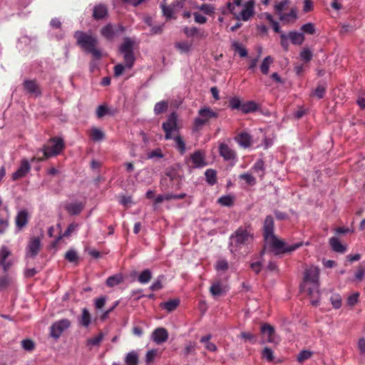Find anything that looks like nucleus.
<instances>
[{
  "instance_id": "nucleus-44",
  "label": "nucleus",
  "mask_w": 365,
  "mask_h": 365,
  "mask_svg": "<svg viewBox=\"0 0 365 365\" xmlns=\"http://www.w3.org/2000/svg\"><path fill=\"white\" fill-rule=\"evenodd\" d=\"M314 354L313 351L302 350L297 355V360L299 363H303L305 360L309 359Z\"/></svg>"
},
{
  "instance_id": "nucleus-12",
  "label": "nucleus",
  "mask_w": 365,
  "mask_h": 365,
  "mask_svg": "<svg viewBox=\"0 0 365 365\" xmlns=\"http://www.w3.org/2000/svg\"><path fill=\"white\" fill-rule=\"evenodd\" d=\"M23 88L26 93L36 98L42 94L40 86L35 80L25 79L23 82Z\"/></svg>"
},
{
  "instance_id": "nucleus-26",
  "label": "nucleus",
  "mask_w": 365,
  "mask_h": 365,
  "mask_svg": "<svg viewBox=\"0 0 365 365\" xmlns=\"http://www.w3.org/2000/svg\"><path fill=\"white\" fill-rule=\"evenodd\" d=\"M210 291L214 297H217V295H221V294L225 292V287H224L222 281L216 280L214 281L212 286L210 287Z\"/></svg>"
},
{
  "instance_id": "nucleus-16",
  "label": "nucleus",
  "mask_w": 365,
  "mask_h": 365,
  "mask_svg": "<svg viewBox=\"0 0 365 365\" xmlns=\"http://www.w3.org/2000/svg\"><path fill=\"white\" fill-rule=\"evenodd\" d=\"M31 170V165L27 160H23L19 168L12 174V180H17L24 178Z\"/></svg>"
},
{
  "instance_id": "nucleus-18",
  "label": "nucleus",
  "mask_w": 365,
  "mask_h": 365,
  "mask_svg": "<svg viewBox=\"0 0 365 365\" xmlns=\"http://www.w3.org/2000/svg\"><path fill=\"white\" fill-rule=\"evenodd\" d=\"M219 151L221 156L225 160H235L236 159L237 154L235 150L229 147L227 143H220L219 146Z\"/></svg>"
},
{
  "instance_id": "nucleus-6",
  "label": "nucleus",
  "mask_w": 365,
  "mask_h": 365,
  "mask_svg": "<svg viewBox=\"0 0 365 365\" xmlns=\"http://www.w3.org/2000/svg\"><path fill=\"white\" fill-rule=\"evenodd\" d=\"M65 148V143L62 138H51L46 145L42 148L43 155L46 158L59 155Z\"/></svg>"
},
{
  "instance_id": "nucleus-42",
  "label": "nucleus",
  "mask_w": 365,
  "mask_h": 365,
  "mask_svg": "<svg viewBox=\"0 0 365 365\" xmlns=\"http://www.w3.org/2000/svg\"><path fill=\"white\" fill-rule=\"evenodd\" d=\"M239 178L243 179L248 185H255L257 183V179L250 173H244L239 175Z\"/></svg>"
},
{
  "instance_id": "nucleus-24",
  "label": "nucleus",
  "mask_w": 365,
  "mask_h": 365,
  "mask_svg": "<svg viewBox=\"0 0 365 365\" xmlns=\"http://www.w3.org/2000/svg\"><path fill=\"white\" fill-rule=\"evenodd\" d=\"M84 207V205L82 202H71L67 204L65 207L66 210L72 215H76L81 212Z\"/></svg>"
},
{
  "instance_id": "nucleus-48",
  "label": "nucleus",
  "mask_w": 365,
  "mask_h": 365,
  "mask_svg": "<svg viewBox=\"0 0 365 365\" xmlns=\"http://www.w3.org/2000/svg\"><path fill=\"white\" fill-rule=\"evenodd\" d=\"M302 34H314L316 31V26L314 23H306L301 26Z\"/></svg>"
},
{
  "instance_id": "nucleus-43",
  "label": "nucleus",
  "mask_w": 365,
  "mask_h": 365,
  "mask_svg": "<svg viewBox=\"0 0 365 365\" xmlns=\"http://www.w3.org/2000/svg\"><path fill=\"white\" fill-rule=\"evenodd\" d=\"M256 109H257V104L255 101H247L242 104V112L243 113L254 112Z\"/></svg>"
},
{
  "instance_id": "nucleus-56",
  "label": "nucleus",
  "mask_w": 365,
  "mask_h": 365,
  "mask_svg": "<svg viewBox=\"0 0 365 365\" xmlns=\"http://www.w3.org/2000/svg\"><path fill=\"white\" fill-rule=\"evenodd\" d=\"M103 339L102 334H98L93 338H90L87 340V346H97Z\"/></svg>"
},
{
  "instance_id": "nucleus-46",
  "label": "nucleus",
  "mask_w": 365,
  "mask_h": 365,
  "mask_svg": "<svg viewBox=\"0 0 365 365\" xmlns=\"http://www.w3.org/2000/svg\"><path fill=\"white\" fill-rule=\"evenodd\" d=\"M168 108V101H159L154 106V112L155 114H160V113L165 112Z\"/></svg>"
},
{
  "instance_id": "nucleus-30",
  "label": "nucleus",
  "mask_w": 365,
  "mask_h": 365,
  "mask_svg": "<svg viewBox=\"0 0 365 365\" xmlns=\"http://www.w3.org/2000/svg\"><path fill=\"white\" fill-rule=\"evenodd\" d=\"M91 322V316L86 308L82 309V314L79 319V323L84 327H88Z\"/></svg>"
},
{
  "instance_id": "nucleus-38",
  "label": "nucleus",
  "mask_w": 365,
  "mask_h": 365,
  "mask_svg": "<svg viewBox=\"0 0 365 365\" xmlns=\"http://www.w3.org/2000/svg\"><path fill=\"white\" fill-rule=\"evenodd\" d=\"M175 140V147L180 154H184L186 152V145L183 138L181 135H176L174 138Z\"/></svg>"
},
{
  "instance_id": "nucleus-27",
  "label": "nucleus",
  "mask_w": 365,
  "mask_h": 365,
  "mask_svg": "<svg viewBox=\"0 0 365 365\" xmlns=\"http://www.w3.org/2000/svg\"><path fill=\"white\" fill-rule=\"evenodd\" d=\"M78 225L76 223H71L70 224L65 232L62 235H59L56 239L54 240V242L52 243V247H56L57 244L59 242V241L64 237H68L71 235V234L76 230L78 227Z\"/></svg>"
},
{
  "instance_id": "nucleus-17",
  "label": "nucleus",
  "mask_w": 365,
  "mask_h": 365,
  "mask_svg": "<svg viewBox=\"0 0 365 365\" xmlns=\"http://www.w3.org/2000/svg\"><path fill=\"white\" fill-rule=\"evenodd\" d=\"M29 222V213L26 210L18 212L15 217V223L19 231L21 230Z\"/></svg>"
},
{
  "instance_id": "nucleus-19",
  "label": "nucleus",
  "mask_w": 365,
  "mask_h": 365,
  "mask_svg": "<svg viewBox=\"0 0 365 365\" xmlns=\"http://www.w3.org/2000/svg\"><path fill=\"white\" fill-rule=\"evenodd\" d=\"M190 160L193 163L194 168H202L205 166L207 163L205 161V157L202 151H195L190 155Z\"/></svg>"
},
{
  "instance_id": "nucleus-4",
  "label": "nucleus",
  "mask_w": 365,
  "mask_h": 365,
  "mask_svg": "<svg viewBox=\"0 0 365 365\" xmlns=\"http://www.w3.org/2000/svg\"><path fill=\"white\" fill-rule=\"evenodd\" d=\"M252 240L253 234L245 227H239L230 237V250L232 253L240 252L244 247L249 246Z\"/></svg>"
},
{
  "instance_id": "nucleus-8",
  "label": "nucleus",
  "mask_w": 365,
  "mask_h": 365,
  "mask_svg": "<svg viewBox=\"0 0 365 365\" xmlns=\"http://www.w3.org/2000/svg\"><path fill=\"white\" fill-rule=\"evenodd\" d=\"M163 129L165 132V140H170L173 138V133L178 131V115L175 112H173L168 117L165 122L162 125Z\"/></svg>"
},
{
  "instance_id": "nucleus-7",
  "label": "nucleus",
  "mask_w": 365,
  "mask_h": 365,
  "mask_svg": "<svg viewBox=\"0 0 365 365\" xmlns=\"http://www.w3.org/2000/svg\"><path fill=\"white\" fill-rule=\"evenodd\" d=\"M319 273L320 270L318 267H314V265L306 269L304 272V282L307 283L309 282L312 284V287L307 288V292L309 295H313L314 292H318Z\"/></svg>"
},
{
  "instance_id": "nucleus-52",
  "label": "nucleus",
  "mask_w": 365,
  "mask_h": 365,
  "mask_svg": "<svg viewBox=\"0 0 365 365\" xmlns=\"http://www.w3.org/2000/svg\"><path fill=\"white\" fill-rule=\"evenodd\" d=\"M262 356L269 361H272V360L274 359L273 351L270 347L267 346L264 347L262 350Z\"/></svg>"
},
{
  "instance_id": "nucleus-36",
  "label": "nucleus",
  "mask_w": 365,
  "mask_h": 365,
  "mask_svg": "<svg viewBox=\"0 0 365 365\" xmlns=\"http://www.w3.org/2000/svg\"><path fill=\"white\" fill-rule=\"evenodd\" d=\"M152 278V272L150 269H144L141 272H140L138 276V281L140 283L145 284V283H148V282L150 281Z\"/></svg>"
},
{
  "instance_id": "nucleus-51",
  "label": "nucleus",
  "mask_w": 365,
  "mask_h": 365,
  "mask_svg": "<svg viewBox=\"0 0 365 365\" xmlns=\"http://www.w3.org/2000/svg\"><path fill=\"white\" fill-rule=\"evenodd\" d=\"M289 33L288 34H284L282 33L280 34V44L282 46V48L285 50H287L289 46Z\"/></svg>"
},
{
  "instance_id": "nucleus-63",
  "label": "nucleus",
  "mask_w": 365,
  "mask_h": 365,
  "mask_svg": "<svg viewBox=\"0 0 365 365\" xmlns=\"http://www.w3.org/2000/svg\"><path fill=\"white\" fill-rule=\"evenodd\" d=\"M160 7L164 15L167 16V18H172L173 14V10L172 7H170V6L165 5V4H161Z\"/></svg>"
},
{
  "instance_id": "nucleus-14",
  "label": "nucleus",
  "mask_w": 365,
  "mask_h": 365,
  "mask_svg": "<svg viewBox=\"0 0 365 365\" xmlns=\"http://www.w3.org/2000/svg\"><path fill=\"white\" fill-rule=\"evenodd\" d=\"M255 0H249L244 5L243 9L240 12L237 19H242L244 21H247L249 19L252 18L255 14Z\"/></svg>"
},
{
  "instance_id": "nucleus-50",
  "label": "nucleus",
  "mask_w": 365,
  "mask_h": 365,
  "mask_svg": "<svg viewBox=\"0 0 365 365\" xmlns=\"http://www.w3.org/2000/svg\"><path fill=\"white\" fill-rule=\"evenodd\" d=\"M12 283V279L9 276L0 277V291L6 289Z\"/></svg>"
},
{
  "instance_id": "nucleus-23",
  "label": "nucleus",
  "mask_w": 365,
  "mask_h": 365,
  "mask_svg": "<svg viewBox=\"0 0 365 365\" xmlns=\"http://www.w3.org/2000/svg\"><path fill=\"white\" fill-rule=\"evenodd\" d=\"M235 140L240 144V145L244 148L250 147L252 144V137L248 134V133H245V131L240 133L235 137Z\"/></svg>"
},
{
  "instance_id": "nucleus-9",
  "label": "nucleus",
  "mask_w": 365,
  "mask_h": 365,
  "mask_svg": "<svg viewBox=\"0 0 365 365\" xmlns=\"http://www.w3.org/2000/svg\"><path fill=\"white\" fill-rule=\"evenodd\" d=\"M71 327V322L68 319H62L54 322L50 327V336L58 339L63 331Z\"/></svg>"
},
{
  "instance_id": "nucleus-53",
  "label": "nucleus",
  "mask_w": 365,
  "mask_h": 365,
  "mask_svg": "<svg viewBox=\"0 0 365 365\" xmlns=\"http://www.w3.org/2000/svg\"><path fill=\"white\" fill-rule=\"evenodd\" d=\"M175 46L178 49L180 50V51L186 53V51H189V50H190L191 43H189V42L187 41L177 42Z\"/></svg>"
},
{
  "instance_id": "nucleus-11",
  "label": "nucleus",
  "mask_w": 365,
  "mask_h": 365,
  "mask_svg": "<svg viewBox=\"0 0 365 365\" xmlns=\"http://www.w3.org/2000/svg\"><path fill=\"white\" fill-rule=\"evenodd\" d=\"M41 247V239L38 237H32L29 241L26 250V257L29 258H34L38 254Z\"/></svg>"
},
{
  "instance_id": "nucleus-47",
  "label": "nucleus",
  "mask_w": 365,
  "mask_h": 365,
  "mask_svg": "<svg viewBox=\"0 0 365 365\" xmlns=\"http://www.w3.org/2000/svg\"><path fill=\"white\" fill-rule=\"evenodd\" d=\"M217 202L222 206H232L234 198L232 195H222L217 200Z\"/></svg>"
},
{
  "instance_id": "nucleus-13",
  "label": "nucleus",
  "mask_w": 365,
  "mask_h": 365,
  "mask_svg": "<svg viewBox=\"0 0 365 365\" xmlns=\"http://www.w3.org/2000/svg\"><path fill=\"white\" fill-rule=\"evenodd\" d=\"M11 255V252L6 246H1L0 249V266L2 267L4 272H6L11 267L13 262L11 259H8V257Z\"/></svg>"
},
{
  "instance_id": "nucleus-39",
  "label": "nucleus",
  "mask_w": 365,
  "mask_h": 365,
  "mask_svg": "<svg viewBox=\"0 0 365 365\" xmlns=\"http://www.w3.org/2000/svg\"><path fill=\"white\" fill-rule=\"evenodd\" d=\"M65 259L71 263L78 264V256L74 249H70L66 252L65 254Z\"/></svg>"
},
{
  "instance_id": "nucleus-33",
  "label": "nucleus",
  "mask_w": 365,
  "mask_h": 365,
  "mask_svg": "<svg viewBox=\"0 0 365 365\" xmlns=\"http://www.w3.org/2000/svg\"><path fill=\"white\" fill-rule=\"evenodd\" d=\"M274 62V58L272 56H267L264 58L260 64V69L262 73L264 74H267L269 71V67Z\"/></svg>"
},
{
  "instance_id": "nucleus-55",
  "label": "nucleus",
  "mask_w": 365,
  "mask_h": 365,
  "mask_svg": "<svg viewBox=\"0 0 365 365\" xmlns=\"http://www.w3.org/2000/svg\"><path fill=\"white\" fill-rule=\"evenodd\" d=\"M229 267V263L226 259H219L215 264V269L218 271H226Z\"/></svg>"
},
{
  "instance_id": "nucleus-20",
  "label": "nucleus",
  "mask_w": 365,
  "mask_h": 365,
  "mask_svg": "<svg viewBox=\"0 0 365 365\" xmlns=\"http://www.w3.org/2000/svg\"><path fill=\"white\" fill-rule=\"evenodd\" d=\"M153 339L157 344H163L168 339V332L165 328H156L153 333Z\"/></svg>"
},
{
  "instance_id": "nucleus-25",
  "label": "nucleus",
  "mask_w": 365,
  "mask_h": 365,
  "mask_svg": "<svg viewBox=\"0 0 365 365\" xmlns=\"http://www.w3.org/2000/svg\"><path fill=\"white\" fill-rule=\"evenodd\" d=\"M329 244L331 247L334 252H337L338 253H344L346 250V246L343 245L339 237H331L329 238Z\"/></svg>"
},
{
  "instance_id": "nucleus-28",
  "label": "nucleus",
  "mask_w": 365,
  "mask_h": 365,
  "mask_svg": "<svg viewBox=\"0 0 365 365\" xmlns=\"http://www.w3.org/2000/svg\"><path fill=\"white\" fill-rule=\"evenodd\" d=\"M96 113L97 118L101 119L108 115H112L113 111L106 104H102L96 108Z\"/></svg>"
},
{
  "instance_id": "nucleus-58",
  "label": "nucleus",
  "mask_w": 365,
  "mask_h": 365,
  "mask_svg": "<svg viewBox=\"0 0 365 365\" xmlns=\"http://www.w3.org/2000/svg\"><path fill=\"white\" fill-rule=\"evenodd\" d=\"M300 56L304 61H310L313 57V53L310 49L304 48L302 51Z\"/></svg>"
},
{
  "instance_id": "nucleus-41",
  "label": "nucleus",
  "mask_w": 365,
  "mask_h": 365,
  "mask_svg": "<svg viewBox=\"0 0 365 365\" xmlns=\"http://www.w3.org/2000/svg\"><path fill=\"white\" fill-rule=\"evenodd\" d=\"M289 1V0H282V1L277 2L274 6V11L279 15V19H280L281 14H284L283 12L284 9H286L287 6H288Z\"/></svg>"
},
{
  "instance_id": "nucleus-54",
  "label": "nucleus",
  "mask_w": 365,
  "mask_h": 365,
  "mask_svg": "<svg viewBox=\"0 0 365 365\" xmlns=\"http://www.w3.org/2000/svg\"><path fill=\"white\" fill-rule=\"evenodd\" d=\"M325 93L326 87L325 86H322V84H318L317 87L313 92V94L315 95V96H317L318 98H323Z\"/></svg>"
},
{
  "instance_id": "nucleus-21",
  "label": "nucleus",
  "mask_w": 365,
  "mask_h": 365,
  "mask_svg": "<svg viewBox=\"0 0 365 365\" xmlns=\"http://www.w3.org/2000/svg\"><path fill=\"white\" fill-rule=\"evenodd\" d=\"M108 15V8L103 4L96 5L93 9V18L95 20H101Z\"/></svg>"
},
{
  "instance_id": "nucleus-29",
  "label": "nucleus",
  "mask_w": 365,
  "mask_h": 365,
  "mask_svg": "<svg viewBox=\"0 0 365 365\" xmlns=\"http://www.w3.org/2000/svg\"><path fill=\"white\" fill-rule=\"evenodd\" d=\"M289 37L292 44H302L304 41V35L302 33H298V31H289Z\"/></svg>"
},
{
  "instance_id": "nucleus-32",
  "label": "nucleus",
  "mask_w": 365,
  "mask_h": 365,
  "mask_svg": "<svg viewBox=\"0 0 365 365\" xmlns=\"http://www.w3.org/2000/svg\"><path fill=\"white\" fill-rule=\"evenodd\" d=\"M101 35L107 40L111 41L114 38V29L111 24H108L101 29Z\"/></svg>"
},
{
  "instance_id": "nucleus-15",
  "label": "nucleus",
  "mask_w": 365,
  "mask_h": 365,
  "mask_svg": "<svg viewBox=\"0 0 365 365\" xmlns=\"http://www.w3.org/2000/svg\"><path fill=\"white\" fill-rule=\"evenodd\" d=\"M260 333L265 337L267 342H274L276 337V329L272 324H263L260 327Z\"/></svg>"
},
{
  "instance_id": "nucleus-40",
  "label": "nucleus",
  "mask_w": 365,
  "mask_h": 365,
  "mask_svg": "<svg viewBox=\"0 0 365 365\" xmlns=\"http://www.w3.org/2000/svg\"><path fill=\"white\" fill-rule=\"evenodd\" d=\"M180 304V299H170L163 304V307L167 309L170 312V311H173V309H177L178 306Z\"/></svg>"
},
{
  "instance_id": "nucleus-3",
  "label": "nucleus",
  "mask_w": 365,
  "mask_h": 365,
  "mask_svg": "<svg viewBox=\"0 0 365 365\" xmlns=\"http://www.w3.org/2000/svg\"><path fill=\"white\" fill-rule=\"evenodd\" d=\"M134 45L135 42L130 37H125L123 43L120 44L119 51L123 56L125 65H115V77L123 73L125 68H131L133 67L135 61L133 53Z\"/></svg>"
},
{
  "instance_id": "nucleus-37",
  "label": "nucleus",
  "mask_w": 365,
  "mask_h": 365,
  "mask_svg": "<svg viewBox=\"0 0 365 365\" xmlns=\"http://www.w3.org/2000/svg\"><path fill=\"white\" fill-rule=\"evenodd\" d=\"M252 170L259 173L260 177H263L264 175V162L262 159H257L252 168Z\"/></svg>"
},
{
  "instance_id": "nucleus-59",
  "label": "nucleus",
  "mask_w": 365,
  "mask_h": 365,
  "mask_svg": "<svg viewBox=\"0 0 365 365\" xmlns=\"http://www.w3.org/2000/svg\"><path fill=\"white\" fill-rule=\"evenodd\" d=\"M240 336L245 341L249 340L251 341V342H256L257 341L256 335L250 333V331H241Z\"/></svg>"
},
{
  "instance_id": "nucleus-1",
  "label": "nucleus",
  "mask_w": 365,
  "mask_h": 365,
  "mask_svg": "<svg viewBox=\"0 0 365 365\" xmlns=\"http://www.w3.org/2000/svg\"><path fill=\"white\" fill-rule=\"evenodd\" d=\"M263 236L265 240L269 242L272 248V251L278 255V254L289 253L293 250H297L302 247L303 242H295L292 245H288L285 241L279 239L274 234V221L272 216L269 215L264 219L263 225Z\"/></svg>"
},
{
  "instance_id": "nucleus-5",
  "label": "nucleus",
  "mask_w": 365,
  "mask_h": 365,
  "mask_svg": "<svg viewBox=\"0 0 365 365\" xmlns=\"http://www.w3.org/2000/svg\"><path fill=\"white\" fill-rule=\"evenodd\" d=\"M181 183L182 178L176 170L167 171L160 180L162 190H169V189L177 190L181 187Z\"/></svg>"
},
{
  "instance_id": "nucleus-60",
  "label": "nucleus",
  "mask_w": 365,
  "mask_h": 365,
  "mask_svg": "<svg viewBox=\"0 0 365 365\" xmlns=\"http://www.w3.org/2000/svg\"><path fill=\"white\" fill-rule=\"evenodd\" d=\"M158 354V350L155 349H153L152 350L147 351L145 356V361L146 363H152L155 359L156 355Z\"/></svg>"
},
{
  "instance_id": "nucleus-45",
  "label": "nucleus",
  "mask_w": 365,
  "mask_h": 365,
  "mask_svg": "<svg viewBox=\"0 0 365 365\" xmlns=\"http://www.w3.org/2000/svg\"><path fill=\"white\" fill-rule=\"evenodd\" d=\"M118 200L123 206L125 207V208H128V207L132 206L134 203L130 195H119Z\"/></svg>"
},
{
  "instance_id": "nucleus-22",
  "label": "nucleus",
  "mask_w": 365,
  "mask_h": 365,
  "mask_svg": "<svg viewBox=\"0 0 365 365\" xmlns=\"http://www.w3.org/2000/svg\"><path fill=\"white\" fill-rule=\"evenodd\" d=\"M298 19V10L297 7H292L288 13L281 14L280 20L284 24H289V22H295Z\"/></svg>"
},
{
  "instance_id": "nucleus-2",
  "label": "nucleus",
  "mask_w": 365,
  "mask_h": 365,
  "mask_svg": "<svg viewBox=\"0 0 365 365\" xmlns=\"http://www.w3.org/2000/svg\"><path fill=\"white\" fill-rule=\"evenodd\" d=\"M73 36L76 40L77 45L86 53H91L96 59L101 58V51L97 48L98 40L91 32L76 31Z\"/></svg>"
},
{
  "instance_id": "nucleus-35",
  "label": "nucleus",
  "mask_w": 365,
  "mask_h": 365,
  "mask_svg": "<svg viewBox=\"0 0 365 365\" xmlns=\"http://www.w3.org/2000/svg\"><path fill=\"white\" fill-rule=\"evenodd\" d=\"M90 136L92 140L95 142L101 141L105 138L103 132L97 128H93L91 129Z\"/></svg>"
},
{
  "instance_id": "nucleus-34",
  "label": "nucleus",
  "mask_w": 365,
  "mask_h": 365,
  "mask_svg": "<svg viewBox=\"0 0 365 365\" xmlns=\"http://www.w3.org/2000/svg\"><path fill=\"white\" fill-rule=\"evenodd\" d=\"M205 176L207 182L210 185H214V184L217 183V171L214 170V169H207L205 172Z\"/></svg>"
},
{
  "instance_id": "nucleus-57",
  "label": "nucleus",
  "mask_w": 365,
  "mask_h": 365,
  "mask_svg": "<svg viewBox=\"0 0 365 365\" xmlns=\"http://www.w3.org/2000/svg\"><path fill=\"white\" fill-rule=\"evenodd\" d=\"M164 277H158L156 281H154V282L150 285V289L151 290H160V289H162L163 287V278Z\"/></svg>"
},
{
  "instance_id": "nucleus-49",
  "label": "nucleus",
  "mask_w": 365,
  "mask_h": 365,
  "mask_svg": "<svg viewBox=\"0 0 365 365\" xmlns=\"http://www.w3.org/2000/svg\"><path fill=\"white\" fill-rule=\"evenodd\" d=\"M21 346L24 350L31 351L34 349L35 344L31 339H26L21 341Z\"/></svg>"
},
{
  "instance_id": "nucleus-31",
  "label": "nucleus",
  "mask_w": 365,
  "mask_h": 365,
  "mask_svg": "<svg viewBox=\"0 0 365 365\" xmlns=\"http://www.w3.org/2000/svg\"><path fill=\"white\" fill-rule=\"evenodd\" d=\"M125 362L126 365H138L139 362V355L135 351H130L125 356Z\"/></svg>"
},
{
  "instance_id": "nucleus-64",
  "label": "nucleus",
  "mask_w": 365,
  "mask_h": 365,
  "mask_svg": "<svg viewBox=\"0 0 365 365\" xmlns=\"http://www.w3.org/2000/svg\"><path fill=\"white\" fill-rule=\"evenodd\" d=\"M331 302L334 309H339L341 305V298L340 296H332L331 297Z\"/></svg>"
},
{
  "instance_id": "nucleus-62",
  "label": "nucleus",
  "mask_w": 365,
  "mask_h": 365,
  "mask_svg": "<svg viewBox=\"0 0 365 365\" xmlns=\"http://www.w3.org/2000/svg\"><path fill=\"white\" fill-rule=\"evenodd\" d=\"M107 297L105 296H101L97 299H95V307L97 309H102L106 302Z\"/></svg>"
},
{
  "instance_id": "nucleus-10",
  "label": "nucleus",
  "mask_w": 365,
  "mask_h": 365,
  "mask_svg": "<svg viewBox=\"0 0 365 365\" xmlns=\"http://www.w3.org/2000/svg\"><path fill=\"white\" fill-rule=\"evenodd\" d=\"M199 115L200 116L195 120V125L197 128H201V126L205 125V123H207L211 118H217V116H218V113L213 111V110H211L210 108H200Z\"/></svg>"
},
{
  "instance_id": "nucleus-61",
  "label": "nucleus",
  "mask_w": 365,
  "mask_h": 365,
  "mask_svg": "<svg viewBox=\"0 0 365 365\" xmlns=\"http://www.w3.org/2000/svg\"><path fill=\"white\" fill-rule=\"evenodd\" d=\"M242 101L239 98H232V99L230 100V106L232 108L240 109L242 110Z\"/></svg>"
}]
</instances>
